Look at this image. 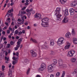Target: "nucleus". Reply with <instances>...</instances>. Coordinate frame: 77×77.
I'll list each match as a JSON object with an SVG mask.
<instances>
[{
    "instance_id": "nucleus-18",
    "label": "nucleus",
    "mask_w": 77,
    "mask_h": 77,
    "mask_svg": "<svg viewBox=\"0 0 77 77\" xmlns=\"http://www.w3.org/2000/svg\"><path fill=\"white\" fill-rule=\"evenodd\" d=\"M67 0H60V2L62 5H63V4H65V3H66V2Z\"/></svg>"
},
{
    "instance_id": "nucleus-24",
    "label": "nucleus",
    "mask_w": 77,
    "mask_h": 77,
    "mask_svg": "<svg viewBox=\"0 0 77 77\" xmlns=\"http://www.w3.org/2000/svg\"><path fill=\"white\" fill-rule=\"evenodd\" d=\"M21 42H22V39L21 38L19 39L18 40V42H17V44H19L20 45V44H21Z\"/></svg>"
},
{
    "instance_id": "nucleus-36",
    "label": "nucleus",
    "mask_w": 77,
    "mask_h": 77,
    "mask_svg": "<svg viewBox=\"0 0 77 77\" xmlns=\"http://www.w3.org/2000/svg\"><path fill=\"white\" fill-rule=\"evenodd\" d=\"M53 61L55 64H56V63H57V61L56 59L53 60Z\"/></svg>"
},
{
    "instance_id": "nucleus-34",
    "label": "nucleus",
    "mask_w": 77,
    "mask_h": 77,
    "mask_svg": "<svg viewBox=\"0 0 77 77\" xmlns=\"http://www.w3.org/2000/svg\"><path fill=\"white\" fill-rule=\"evenodd\" d=\"M29 72H30V68H29L27 70V71L26 72L27 75H28V74H29Z\"/></svg>"
},
{
    "instance_id": "nucleus-60",
    "label": "nucleus",
    "mask_w": 77,
    "mask_h": 77,
    "mask_svg": "<svg viewBox=\"0 0 77 77\" xmlns=\"http://www.w3.org/2000/svg\"><path fill=\"white\" fill-rule=\"evenodd\" d=\"M8 52H6L5 54V56H8Z\"/></svg>"
},
{
    "instance_id": "nucleus-26",
    "label": "nucleus",
    "mask_w": 77,
    "mask_h": 77,
    "mask_svg": "<svg viewBox=\"0 0 77 77\" xmlns=\"http://www.w3.org/2000/svg\"><path fill=\"white\" fill-rule=\"evenodd\" d=\"M20 45L19 44H17L16 45V47L15 48V50L16 51L18 50V48H20Z\"/></svg>"
},
{
    "instance_id": "nucleus-35",
    "label": "nucleus",
    "mask_w": 77,
    "mask_h": 77,
    "mask_svg": "<svg viewBox=\"0 0 77 77\" xmlns=\"http://www.w3.org/2000/svg\"><path fill=\"white\" fill-rule=\"evenodd\" d=\"M66 72L64 71H63V73L62 74V76H63L64 77H65V75Z\"/></svg>"
},
{
    "instance_id": "nucleus-9",
    "label": "nucleus",
    "mask_w": 77,
    "mask_h": 77,
    "mask_svg": "<svg viewBox=\"0 0 77 77\" xmlns=\"http://www.w3.org/2000/svg\"><path fill=\"white\" fill-rule=\"evenodd\" d=\"M62 61H63V60H62L61 59H60L59 60V63L60 64L59 65L60 68H62V67H65V65L64 64H60V62L62 63Z\"/></svg>"
},
{
    "instance_id": "nucleus-56",
    "label": "nucleus",
    "mask_w": 77,
    "mask_h": 77,
    "mask_svg": "<svg viewBox=\"0 0 77 77\" xmlns=\"http://www.w3.org/2000/svg\"><path fill=\"white\" fill-rule=\"evenodd\" d=\"M2 34H3L4 35H5V32L3 31L2 32Z\"/></svg>"
},
{
    "instance_id": "nucleus-22",
    "label": "nucleus",
    "mask_w": 77,
    "mask_h": 77,
    "mask_svg": "<svg viewBox=\"0 0 77 77\" xmlns=\"http://www.w3.org/2000/svg\"><path fill=\"white\" fill-rule=\"evenodd\" d=\"M72 34L73 36L75 35V32L74 30V29H72Z\"/></svg>"
},
{
    "instance_id": "nucleus-32",
    "label": "nucleus",
    "mask_w": 77,
    "mask_h": 77,
    "mask_svg": "<svg viewBox=\"0 0 77 77\" xmlns=\"http://www.w3.org/2000/svg\"><path fill=\"white\" fill-rule=\"evenodd\" d=\"M60 72H57L56 74V77H59L60 75Z\"/></svg>"
},
{
    "instance_id": "nucleus-37",
    "label": "nucleus",
    "mask_w": 77,
    "mask_h": 77,
    "mask_svg": "<svg viewBox=\"0 0 77 77\" xmlns=\"http://www.w3.org/2000/svg\"><path fill=\"white\" fill-rule=\"evenodd\" d=\"M45 20L46 21V22H48V21H49V19L48 18H45Z\"/></svg>"
},
{
    "instance_id": "nucleus-53",
    "label": "nucleus",
    "mask_w": 77,
    "mask_h": 77,
    "mask_svg": "<svg viewBox=\"0 0 77 77\" xmlns=\"http://www.w3.org/2000/svg\"><path fill=\"white\" fill-rule=\"evenodd\" d=\"M20 38V37L18 36H17L16 37V39H19V38Z\"/></svg>"
},
{
    "instance_id": "nucleus-48",
    "label": "nucleus",
    "mask_w": 77,
    "mask_h": 77,
    "mask_svg": "<svg viewBox=\"0 0 77 77\" xmlns=\"http://www.w3.org/2000/svg\"><path fill=\"white\" fill-rule=\"evenodd\" d=\"M36 77H41V76L39 75H37Z\"/></svg>"
},
{
    "instance_id": "nucleus-31",
    "label": "nucleus",
    "mask_w": 77,
    "mask_h": 77,
    "mask_svg": "<svg viewBox=\"0 0 77 77\" xmlns=\"http://www.w3.org/2000/svg\"><path fill=\"white\" fill-rule=\"evenodd\" d=\"M17 62H18V60H16L15 61H13L12 62V64L13 65H15L16 63H17Z\"/></svg>"
},
{
    "instance_id": "nucleus-63",
    "label": "nucleus",
    "mask_w": 77,
    "mask_h": 77,
    "mask_svg": "<svg viewBox=\"0 0 77 77\" xmlns=\"http://www.w3.org/2000/svg\"><path fill=\"white\" fill-rule=\"evenodd\" d=\"M25 33V31L24 30H22V33Z\"/></svg>"
},
{
    "instance_id": "nucleus-49",
    "label": "nucleus",
    "mask_w": 77,
    "mask_h": 77,
    "mask_svg": "<svg viewBox=\"0 0 77 77\" xmlns=\"http://www.w3.org/2000/svg\"><path fill=\"white\" fill-rule=\"evenodd\" d=\"M15 66H12L11 68V69H14Z\"/></svg>"
},
{
    "instance_id": "nucleus-13",
    "label": "nucleus",
    "mask_w": 77,
    "mask_h": 77,
    "mask_svg": "<svg viewBox=\"0 0 77 77\" xmlns=\"http://www.w3.org/2000/svg\"><path fill=\"white\" fill-rule=\"evenodd\" d=\"M66 37L67 38H70L71 36V34L70 32H67L65 35Z\"/></svg>"
},
{
    "instance_id": "nucleus-3",
    "label": "nucleus",
    "mask_w": 77,
    "mask_h": 77,
    "mask_svg": "<svg viewBox=\"0 0 77 77\" xmlns=\"http://www.w3.org/2000/svg\"><path fill=\"white\" fill-rule=\"evenodd\" d=\"M63 41H64V38L63 37L60 38L57 42V44L58 45H61L63 44Z\"/></svg>"
},
{
    "instance_id": "nucleus-7",
    "label": "nucleus",
    "mask_w": 77,
    "mask_h": 77,
    "mask_svg": "<svg viewBox=\"0 0 77 77\" xmlns=\"http://www.w3.org/2000/svg\"><path fill=\"white\" fill-rule=\"evenodd\" d=\"M54 65H55L54 64H52L48 66V71H49V72H53V66Z\"/></svg>"
},
{
    "instance_id": "nucleus-64",
    "label": "nucleus",
    "mask_w": 77,
    "mask_h": 77,
    "mask_svg": "<svg viewBox=\"0 0 77 77\" xmlns=\"http://www.w3.org/2000/svg\"><path fill=\"white\" fill-rule=\"evenodd\" d=\"M75 12H77V9H75Z\"/></svg>"
},
{
    "instance_id": "nucleus-38",
    "label": "nucleus",
    "mask_w": 77,
    "mask_h": 77,
    "mask_svg": "<svg viewBox=\"0 0 77 77\" xmlns=\"http://www.w3.org/2000/svg\"><path fill=\"white\" fill-rule=\"evenodd\" d=\"M10 46H11V44H8L7 46L6 47L7 48H9L10 47Z\"/></svg>"
},
{
    "instance_id": "nucleus-45",
    "label": "nucleus",
    "mask_w": 77,
    "mask_h": 77,
    "mask_svg": "<svg viewBox=\"0 0 77 77\" xmlns=\"http://www.w3.org/2000/svg\"><path fill=\"white\" fill-rule=\"evenodd\" d=\"M7 33H8V34H9V33H10V31H9V30H7Z\"/></svg>"
},
{
    "instance_id": "nucleus-59",
    "label": "nucleus",
    "mask_w": 77,
    "mask_h": 77,
    "mask_svg": "<svg viewBox=\"0 0 77 77\" xmlns=\"http://www.w3.org/2000/svg\"><path fill=\"white\" fill-rule=\"evenodd\" d=\"M14 4V2H12L10 4V5L11 6H12V5H13Z\"/></svg>"
},
{
    "instance_id": "nucleus-23",
    "label": "nucleus",
    "mask_w": 77,
    "mask_h": 77,
    "mask_svg": "<svg viewBox=\"0 0 77 77\" xmlns=\"http://www.w3.org/2000/svg\"><path fill=\"white\" fill-rule=\"evenodd\" d=\"M5 60H7V61H5V62L7 63H9V62L8 61H9V57H5Z\"/></svg>"
},
{
    "instance_id": "nucleus-33",
    "label": "nucleus",
    "mask_w": 77,
    "mask_h": 77,
    "mask_svg": "<svg viewBox=\"0 0 77 77\" xmlns=\"http://www.w3.org/2000/svg\"><path fill=\"white\" fill-rule=\"evenodd\" d=\"M77 73V69H74V72H73L72 74H76Z\"/></svg>"
},
{
    "instance_id": "nucleus-55",
    "label": "nucleus",
    "mask_w": 77,
    "mask_h": 77,
    "mask_svg": "<svg viewBox=\"0 0 77 77\" xmlns=\"http://www.w3.org/2000/svg\"><path fill=\"white\" fill-rule=\"evenodd\" d=\"M50 77H54V75L53 74L51 75Z\"/></svg>"
},
{
    "instance_id": "nucleus-57",
    "label": "nucleus",
    "mask_w": 77,
    "mask_h": 77,
    "mask_svg": "<svg viewBox=\"0 0 77 77\" xmlns=\"http://www.w3.org/2000/svg\"><path fill=\"white\" fill-rule=\"evenodd\" d=\"M30 29V27L29 26H28L27 27V29Z\"/></svg>"
},
{
    "instance_id": "nucleus-12",
    "label": "nucleus",
    "mask_w": 77,
    "mask_h": 77,
    "mask_svg": "<svg viewBox=\"0 0 77 77\" xmlns=\"http://www.w3.org/2000/svg\"><path fill=\"white\" fill-rule=\"evenodd\" d=\"M69 11L70 12V15H73L74 14V12L73 8H70L69 10Z\"/></svg>"
},
{
    "instance_id": "nucleus-10",
    "label": "nucleus",
    "mask_w": 77,
    "mask_h": 77,
    "mask_svg": "<svg viewBox=\"0 0 77 77\" xmlns=\"http://www.w3.org/2000/svg\"><path fill=\"white\" fill-rule=\"evenodd\" d=\"M30 53H31V56L32 57H36V53H35V52L33 50H31L30 51Z\"/></svg>"
},
{
    "instance_id": "nucleus-14",
    "label": "nucleus",
    "mask_w": 77,
    "mask_h": 77,
    "mask_svg": "<svg viewBox=\"0 0 77 77\" xmlns=\"http://www.w3.org/2000/svg\"><path fill=\"white\" fill-rule=\"evenodd\" d=\"M41 48H45V49H47L48 48V46L47 44H44L43 45H42L41 46Z\"/></svg>"
},
{
    "instance_id": "nucleus-25",
    "label": "nucleus",
    "mask_w": 77,
    "mask_h": 77,
    "mask_svg": "<svg viewBox=\"0 0 77 77\" xmlns=\"http://www.w3.org/2000/svg\"><path fill=\"white\" fill-rule=\"evenodd\" d=\"M73 41L74 44H77V39L76 38H73Z\"/></svg>"
},
{
    "instance_id": "nucleus-43",
    "label": "nucleus",
    "mask_w": 77,
    "mask_h": 77,
    "mask_svg": "<svg viewBox=\"0 0 77 77\" xmlns=\"http://www.w3.org/2000/svg\"><path fill=\"white\" fill-rule=\"evenodd\" d=\"M15 34H18V31L17 30H16L15 32Z\"/></svg>"
},
{
    "instance_id": "nucleus-30",
    "label": "nucleus",
    "mask_w": 77,
    "mask_h": 77,
    "mask_svg": "<svg viewBox=\"0 0 77 77\" xmlns=\"http://www.w3.org/2000/svg\"><path fill=\"white\" fill-rule=\"evenodd\" d=\"M0 77H5V75H4V73L3 72H1L0 73Z\"/></svg>"
},
{
    "instance_id": "nucleus-8",
    "label": "nucleus",
    "mask_w": 77,
    "mask_h": 77,
    "mask_svg": "<svg viewBox=\"0 0 77 77\" xmlns=\"http://www.w3.org/2000/svg\"><path fill=\"white\" fill-rule=\"evenodd\" d=\"M71 45V43L69 42H66V45L65 47L64 48L65 50H68L70 46Z\"/></svg>"
},
{
    "instance_id": "nucleus-42",
    "label": "nucleus",
    "mask_w": 77,
    "mask_h": 77,
    "mask_svg": "<svg viewBox=\"0 0 77 77\" xmlns=\"http://www.w3.org/2000/svg\"><path fill=\"white\" fill-rule=\"evenodd\" d=\"M11 27V26H10V27H9L8 29L9 30H11V31H12V29Z\"/></svg>"
},
{
    "instance_id": "nucleus-11",
    "label": "nucleus",
    "mask_w": 77,
    "mask_h": 77,
    "mask_svg": "<svg viewBox=\"0 0 77 77\" xmlns=\"http://www.w3.org/2000/svg\"><path fill=\"white\" fill-rule=\"evenodd\" d=\"M35 18L39 20L41 18V14L39 13H37L35 15Z\"/></svg>"
},
{
    "instance_id": "nucleus-5",
    "label": "nucleus",
    "mask_w": 77,
    "mask_h": 77,
    "mask_svg": "<svg viewBox=\"0 0 77 77\" xmlns=\"http://www.w3.org/2000/svg\"><path fill=\"white\" fill-rule=\"evenodd\" d=\"M75 53V51H72L71 50L68 52L67 56L68 57H72L74 54Z\"/></svg>"
},
{
    "instance_id": "nucleus-28",
    "label": "nucleus",
    "mask_w": 77,
    "mask_h": 77,
    "mask_svg": "<svg viewBox=\"0 0 77 77\" xmlns=\"http://www.w3.org/2000/svg\"><path fill=\"white\" fill-rule=\"evenodd\" d=\"M30 40L33 42H34V43H38L37 41H36V40L33 39L32 38H31Z\"/></svg>"
},
{
    "instance_id": "nucleus-62",
    "label": "nucleus",
    "mask_w": 77,
    "mask_h": 77,
    "mask_svg": "<svg viewBox=\"0 0 77 77\" xmlns=\"http://www.w3.org/2000/svg\"><path fill=\"white\" fill-rule=\"evenodd\" d=\"M34 27H36V26H37V24H35L34 25Z\"/></svg>"
},
{
    "instance_id": "nucleus-15",
    "label": "nucleus",
    "mask_w": 77,
    "mask_h": 77,
    "mask_svg": "<svg viewBox=\"0 0 77 77\" xmlns=\"http://www.w3.org/2000/svg\"><path fill=\"white\" fill-rule=\"evenodd\" d=\"M64 15L66 17L69 15L68 12V9H66L64 11Z\"/></svg>"
},
{
    "instance_id": "nucleus-47",
    "label": "nucleus",
    "mask_w": 77,
    "mask_h": 77,
    "mask_svg": "<svg viewBox=\"0 0 77 77\" xmlns=\"http://www.w3.org/2000/svg\"><path fill=\"white\" fill-rule=\"evenodd\" d=\"M10 44H11V45H13V44H14V42H13L12 41H11L10 42Z\"/></svg>"
},
{
    "instance_id": "nucleus-4",
    "label": "nucleus",
    "mask_w": 77,
    "mask_h": 77,
    "mask_svg": "<svg viewBox=\"0 0 77 77\" xmlns=\"http://www.w3.org/2000/svg\"><path fill=\"white\" fill-rule=\"evenodd\" d=\"M32 11H33V8H31L30 10L28 9L26 10V11L27 12V15L29 18H30V15H31V14H32Z\"/></svg>"
},
{
    "instance_id": "nucleus-17",
    "label": "nucleus",
    "mask_w": 77,
    "mask_h": 77,
    "mask_svg": "<svg viewBox=\"0 0 77 77\" xmlns=\"http://www.w3.org/2000/svg\"><path fill=\"white\" fill-rule=\"evenodd\" d=\"M54 45V41L53 40L50 41V45L52 47Z\"/></svg>"
},
{
    "instance_id": "nucleus-20",
    "label": "nucleus",
    "mask_w": 77,
    "mask_h": 77,
    "mask_svg": "<svg viewBox=\"0 0 77 77\" xmlns=\"http://www.w3.org/2000/svg\"><path fill=\"white\" fill-rule=\"evenodd\" d=\"M29 62V60L27 59H25L24 60L23 63L25 65H27Z\"/></svg>"
},
{
    "instance_id": "nucleus-40",
    "label": "nucleus",
    "mask_w": 77,
    "mask_h": 77,
    "mask_svg": "<svg viewBox=\"0 0 77 77\" xmlns=\"http://www.w3.org/2000/svg\"><path fill=\"white\" fill-rule=\"evenodd\" d=\"M5 66L4 65H3L2 66V71H4V68H5Z\"/></svg>"
},
{
    "instance_id": "nucleus-46",
    "label": "nucleus",
    "mask_w": 77,
    "mask_h": 77,
    "mask_svg": "<svg viewBox=\"0 0 77 77\" xmlns=\"http://www.w3.org/2000/svg\"><path fill=\"white\" fill-rule=\"evenodd\" d=\"M16 55L18 57V55H19V53H18V52L16 53Z\"/></svg>"
},
{
    "instance_id": "nucleus-19",
    "label": "nucleus",
    "mask_w": 77,
    "mask_h": 77,
    "mask_svg": "<svg viewBox=\"0 0 77 77\" xmlns=\"http://www.w3.org/2000/svg\"><path fill=\"white\" fill-rule=\"evenodd\" d=\"M76 60L77 59L75 57L72 58L70 60L72 62H75Z\"/></svg>"
},
{
    "instance_id": "nucleus-51",
    "label": "nucleus",
    "mask_w": 77,
    "mask_h": 77,
    "mask_svg": "<svg viewBox=\"0 0 77 77\" xmlns=\"http://www.w3.org/2000/svg\"><path fill=\"white\" fill-rule=\"evenodd\" d=\"M12 59H13V60H16V57H13Z\"/></svg>"
},
{
    "instance_id": "nucleus-16",
    "label": "nucleus",
    "mask_w": 77,
    "mask_h": 77,
    "mask_svg": "<svg viewBox=\"0 0 77 77\" xmlns=\"http://www.w3.org/2000/svg\"><path fill=\"white\" fill-rule=\"evenodd\" d=\"M62 21L64 23H67L68 21V18L66 17H65Z\"/></svg>"
},
{
    "instance_id": "nucleus-2",
    "label": "nucleus",
    "mask_w": 77,
    "mask_h": 77,
    "mask_svg": "<svg viewBox=\"0 0 77 77\" xmlns=\"http://www.w3.org/2000/svg\"><path fill=\"white\" fill-rule=\"evenodd\" d=\"M42 23L41 24V25L44 27H48V23L46 22L45 18H44L42 19Z\"/></svg>"
},
{
    "instance_id": "nucleus-6",
    "label": "nucleus",
    "mask_w": 77,
    "mask_h": 77,
    "mask_svg": "<svg viewBox=\"0 0 77 77\" xmlns=\"http://www.w3.org/2000/svg\"><path fill=\"white\" fill-rule=\"evenodd\" d=\"M46 68V65L44 63H42L41 64V67L38 69L39 71H43V70Z\"/></svg>"
},
{
    "instance_id": "nucleus-1",
    "label": "nucleus",
    "mask_w": 77,
    "mask_h": 77,
    "mask_svg": "<svg viewBox=\"0 0 77 77\" xmlns=\"http://www.w3.org/2000/svg\"><path fill=\"white\" fill-rule=\"evenodd\" d=\"M60 11H61L60 10V8L57 7L56 8L54 12L55 15H56L57 17L56 20H59V21L61 20V18L60 17H62V15L60 14Z\"/></svg>"
},
{
    "instance_id": "nucleus-39",
    "label": "nucleus",
    "mask_w": 77,
    "mask_h": 77,
    "mask_svg": "<svg viewBox=\"0 0 77 77\" xmlns=\"http://www.w3.org/2000/svg\"><path fill=\"white\" fill-rule=\"evenodd\" d=\"M21 14H26V12L24 11H21Z\"/></svg>"
},
{
    "instance_id": "nucleus-21",
    "label": "nucleus",
    "mask_w": 77,
    "mask_h": 77,
    "mask_svg": "<svg viewBox=\"0 0 77 77\" xmlns=\"http://www.w3.org/2000/svg\"><path fill=\"white\" fill-rule=\"evenodd\" d=\"M8 77H11V76H12V75H12V70H9L8 74Z\"/></svg>"
},
{
    "instance_id": "nucleus-61",
    "label": "nucleus",
    "mask_w": 77,
    "mask_h": 77,
    "mask_svg": "<svg viewBox=\"0 0 77 77\" xmlns=\"http://www.w3.org/2000/svg\"><path fill=\"white\" fill-rule=\"evenodd\" d=\"M18 57H19V56H18L16 58V60H17L18 61Z\"/></svg>"
},
{
    "instance_id": "nucleus-52",
    "label": "nucleus",
    "mask_w": 77,
    "mask_h": 77,
    "mask_svg": "<svg viewBox=\"0 0 77 77\" xmlns=\"http://www.w3.org/2000/svg\"><path fill=\"white\" fill-rule=\"evenodd\" d=\"M19 35H21L22 34V32L20 31L19 32Z\"/></svg>"
},
{
    "instance_id": "nucleus-29",
    "label": "nucleus",
    "mask_w": 77,
    "mask_h": 77,
    "mask_svg": "<svg viewBox=\"0 0 77 77\" xmlns=\"http://www.w3.org/2000/svg\"><path fill=\"white\" fill-rule=\"evenodd\" d=\"M24 19L23 18H22V20H21V21L20 23H19V24H24Z\"/></svg>"
},
{
    "instance_id": "nucleus-58",
    "label": "nucleus",
    "mask_w": 77,
    "mask_h": 77,
    "mask_svg": "<svg viewBox=\"0 0 77 77\" xmlns=\"http://www.w3.org/2000/svg\"><path fill=\"white\" fill-rule=\"evenodd\" d=\"M14 22H12V23H11V25L12 26H14Z\"/></svg>"
},
{
    "instance_id": "nucleus-27",
    "label": "nucleus",
    "mask_w": 77,
    "mask_h": 77,
    "mask_svg": "<svg viewBox=\"0 0 77 77\" xmlns=\"http://www.w3.org/2000/svg\"><path fill=\"white\" fill-rule=\"evenodd\" d=\"M77 2H75V3L74 2H73L71 4V6H76L77 5Z\"/></svg>"
},
{
    "instance_id": "nucleus-54",
    "label": "nucleus",
    "mask_w": 77,
    "mask_h": 77,
    "mask_svg": "<svg viewBox=\"0 0 77 77\" xmlns=\"http://www.w3.org/2000/svg\"><path fill=\"white\" fill-rule=\"evenodd\" d=\"M23 47V45H21L20 46V48H22Z\"/></svg>"
},
{
    "instance_id": "nucleus-44",
    "label": "nucleus",
    "mask_w": 77,
    "mask_h": 77,
    "mask_svg": "<svg viewBox=\"0 0 77 77\" xmlns=\"http://www.w3.org/2000/svg\"><path fill=\"white\" fill-rule=\"evenodd\" d=\"M11 66H12V64L10 63L9 64V68H11Z\"/></svg>"
},
{
    "instance_id": "nucleus-50",
    "label": "nucleus",
    "mask_w": 77,
    "mask_h": 77,
    "mask_svg": "<svg viewBox=\"0 0 77 77\" xmlns=\"http://www.w3.org/2000/svg\"><path fill=\"white\" fill-rule=\"evenodd\" d=\"M26 7H23L22 8V10H25V9H26Z\"/></svg>"
},
{
    "instance_id": "nucleus-41",
    "label": "nucleus",
    "mask_w": 77,
    "mask_h": 77,
    "mask_svg": "<svg viewBox=\"0 0 77 77\" xmlns=\"http://www.w3.org/2000/svg\"><path fill=\"white\" fill-rule=\"evenodd\" d=\"M8 23H10L11 22V19L10 18H8L7 19Z\"/></svg>"
}]
</instances>
